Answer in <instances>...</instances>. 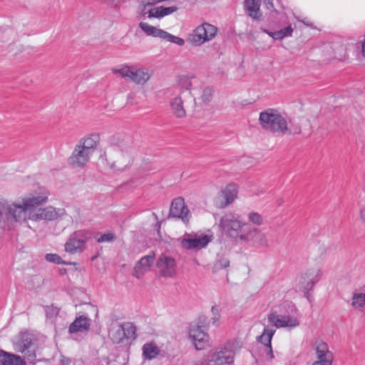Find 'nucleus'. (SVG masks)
<instances>
[{
  "label": "nucleus",
  "mask_w": 365,
  "mask_h": 365,
  "mask_svg": "<svg viewBox=\"0 0 365 365\" xmlns=\"http://www.w3.org/2000/svg\"><path fill=\"white\" fill-rule=\"evenodd\" d=\"M38 199L21 197V201H9L0 199V229L11 230L14 229L16 223L25 222L28 210L37 205Z\"/></svg>",
  "instance_id": "obj_1"
},
{
  "label": "nucleus",
  "mask_w": 365,
  "mask_h": 365,
  "mask_svg": "<svg viewBox=\"0 0 365 365\" xmlns=\"http://www.w3.org/2000/svg\"><path fill=\"white\" fill-rule=\"evenodd\" d=\"M50 193L48 190L44 187H39L38 190L34 192L26 195V197L38 199L37 205H34L31 207L26 216V222L31 220L34 222H38L41 220L45 221H53L56 220L64 215H66V210L63 208H56L52 206H48L44 208L37 207L44 205L48 199Z\"/></svg>",
  "instance_id": "obj_2"
},
{
  "label": "nucleus",
  "mask_w": 365,
  "mask_h": 365,
  "mask_svg": "<svg viewBox=\"0 0 365 365\" xmlns=\"http://www.w3.org/2000/svg\"><path fill=\"white\" fill-rule=\"evenodd\" d=\"M240 348L241 345L237 341H229L211 349L203 359L195 361L194 365L231 364Z\"/></svg>",
  "instance_id": "obj_3"
},
{
  "label": "nucleus",
  "mask_w": 365,
  "mask_h": 365,
  "mask_svg": "<svg viewBox=\"0 0 365 365\" xmlns=\"http://www.w3.org/2000/svg\"><path fill=\"white\" fill-rule=\"evenodd\" d=\"M98 142L99 136L96 134L81 138L68 159V164L73 168H83L96 150Z\"/></svg>",
  "instance_id": "obj_4"
},
{
  "label": "nucleus",
  "mask_w": 365,
  "mask_h": 365,
  "mask_svg": "<svg viewBox=\"0 0 365 365\" xmlns=\"http://www.w3.org/2000/svg\"><path fill=\"white\" fill-rule=\"evenodd\" d=\"M259 121L266 130L283 134L291 133L288 128L287 118L275 109L269 108L261 112Z\"/></svg>",
  "instance_id": "obj_5"
},
{
  "label": "nucleus",
  "mask_w": 365,
  "mask_h": 365,
  "mask_svg": "<svg viewBox=\"0 0 365 365\" xmlns=\"http://www.w3.org/2000/svg\"><path fill=\"white\" fill-rule=\"evenodd\" d=\"M222 230L230 237L241 241L249 225L240 219V216L232 213L225 215L220 221Z\"/></svg>",
  "instance_id": "obj_6"
},
{
  "label": "nucleus",
  "mask_w": 365,
  "mask_h": 365,
  "mask_svg": "<svg viewBox=\"0 0 365 365\" xmlns=\"http://www.w3.org/2000/svg\"><path fill=\"white\" fill-rule=\"evenodd\" d=\"M322 274L323 272L319 268H310L304 272H302L295 279L296 289L304 292V297L309 302L312 301L309 292L319 282Z\"/></svg>",
  "instance_id": "obj_7"
},
{
  "label": "nucleus",
  "mask_w": 365,
  "mask_h": 365,
  "mask_svg": "<svg viewBox=\"0 0 365 365\" xmlns=\"http://www.w3.org/2000/svg\"><path fill=\"white\" fill-rule=\"evenodd\" d=\"M91 238V231L78 230L68 236L64 244V251L69 255L81 254L86 250V244Z\"/></svg>",
  "instance_id": "obj_8"
},
{
  "label": "nucleus",
  "mask_w": 365,
  "mask_h": 365,
  "mask_svg": "<svg viewBox=\"0 0 365 365\" xmlns=\"http://www.w3.org/2000/svg\"><path fill=\"white\" fill-rule=\"evenodd\" d=\"M35 338L29 332H21L15 337L13 344L15 351L24 354L26 360L31 364L36 362Z\"/></svg>",
  "instance_id": "obj_9"
},
{
  "label": "nucleus",
  "mask_w": 365,
  "mask_h": 365,
  "mask_svg": "<svg viewBox=\"0 0 365 365\" xmlns=\"http://www.w3.org/2000/svg\"><path fill=\"white\" fill-rule=\"evenodd\" d=\"M218 29L209 23H203L197 26L187 37V41L194 46H200L214 39Z\"/></svg>",
  "instance_id": "obj_10"
},
{
  "label": "nucleus",
  "mask_w": 365,
  "mask_h": 365,
  "mask_svg": "<svg viewBox=\"0 0 365 365\" xmlns=\"http://www.w3.org/2000/svg\"><path fill=\"white\" fill-rule=\"evenodd\" d=\"M113 72L123 78H128L138 84L145 83L150 78L147 68H138L135 66H123L120 68L113 69Z\"/></svg>",
  "instance_id": "obj_11"
},
{
  "label": "nucleus",
  "mask_w": 365,
  "mask_h": 365,
  "mask_svg": "<svg viewBox=\"0 0 365 365\" xmlns=\"http://www.w3.org/2000/svg\"><path fill=\"white\" fill-rule=\"evenodd\" d=\"M204 323L205 320L200 317L197 324H190L189 336L197 350L204 349L208 344L209 336L204 329Z\"/></svg>",
  "instance_id": "obj_12"
},
{
  "label": "nucleus",
  "mask_w": 365,
  "mask_h": 365,
  "mask_svg": "<svg viewBox=\"0 0 365 365\" xmlns=\"http://www.w3.org/2000/svg\"><path fill=\"white\" fill-rule=\"evenodd\" d=\"M211 241V237L205 235L186 233L180 244L185 250H200L205 247Z\"/></svg>",
  "instance_id": "obj_13"
},
{
  "label": "nucleus",
  "mask_w": 365,
  "mask_h": 365,
  "mask_svg": "<svg viewBox=\"0 0 365 365\" xmlns=\"http://www.w3.org/2000/svg\"><path fill=\"white\" fill-rule=\"evenodd\" d=\"M241 241L257 248L265 247L268 245V241L264 233L259 229H251L250 227L247 229L245 235H242Z\"/></svg>",
  "instance_id": "obj_14"
},
{
  "label": "nucleus",
  "mask_w": 365,
  "mask_h": 365,
  "mask_svg": "<svg viewBox=\"0 0 365 365\" xmlns=\"http://www.w3.org/2000/svg\"><path fill=\"white\" fill-rule=\"evenodd\" d=\"M169 217L180 219L185 224L189 222L190 213L182 197H179L172 201Z\"/></svg>",
  "instance_id": "obj_15"
},
{
  "label": "nucleus",
  "mask_w": 365,
  "mask_h": 365,
  "mask_svg": "<svg viewBox=\"0 0 365 365\" xmlns=\"http://www.w3.org/2000/svg\"><path fill=\"white\" fill-rule=\"evenodd\" d=\"M156 267L162 277L173 278L176 275V261L172 257L162 255L156 262Z\"/></svg>",
  "instance_id": "obj_16"
},
{
  "label": "nucleus",
  "mask_w": 365,
  "mask_h": 365,
  "mask_svg": "<svg viewBox=\"0 0 365 365\" xmlns=\"http://www.w3.org/2000/svg\"><path fill=\"white\" fill-rule=\"evenodd\" d=\"M110 143L114 149L119 150L123 155H130L136 152V148L133 145L131 137L125 135L113 136Z\"/></svg>",
  "instance_id": "obj_17"
},
{
  "label": "nucleus",
  "mask_w": 365,
  "mask_h": 365,
  "mask_svg": "<svg viewBox=\"0 0 365 365\" xmlns=\"http://www.w3.org/2000/svg\"><path fill=\"white\" fill-rule=\"evenodd\" d=\"M267 319L269 324L278 329L284 327L293 328L299 324L297 318L290 315H280L276 313H271L269 314Z\"/></svg>",
  "instance_id": "obj_18"
},
{
  "label": "nucleus",
  "mask_w": 365,
  "mask_h": 365,
  "mask_svg": "<svg viewBox=\"0 0 365 365\" xmlns=\"http://www.w3.org/2000/svg\"><path fill=\"white\" fill-rule=\"evenodd\" d=\"M155 258V255L154 252L141 257L133 268V276L138 279H141L150 270V268L154 263Z\"/></svg>",
  "instance_id": "obj_19"
},
{
  "label": "nucleus",
  "mask_w": 365,
  "mask_h": 365,
  "mask_svg": "<svg viewBox=\"0 0 365 365\" xmlns=\"http://www.w3.org/2000/svg\"><path fill=\"white\" fill-rule=\"evenodd\" d=\"M91 326V319L86 314L77 316L74 321L69 325L70 334L87 332Z\"/></svg>",
  "instance_id": "obj_20"
},
{
  "label": "nucleus",
  "mask_w": 365,
  "mask_h": 365,
  "mask_svg": "<svg viewBox=\"0 0 365 365\" xmlns=\"http://www.w3.org/2000/svg\"><path fill=\"white\" fill-rule=\"evenodd\" d=\"M238 187L235 184H228L221 190L220 197L222 200L220 207L224 208L230 205L237 197Z\"/></svg>",
  "instance_id": "obj_21"
},
{
  "label": "nucleus",
  "mask_w": 365,
  "mask_h": 365,
  "mask_svg": "<svg viewBox=\"0 0 365 365\" xmlns=\"http://www.w3.org/2000/svg\"><path fill=\"white\" fill-rule=\"evenodd\" d=\"M275 333V329L269 327H264L261 335L258 336L257 341L263 344L267 349V354L270 359L274 358L273 350L272 347V339Z\"/></svg>",
  "instance_id": "obj_22"
},
{
  "label": "nucleus",
  "mask_w": 365,
  "mask_h": 365,
  "mask_svg": "<svg viewBox=\"0 0 365 365\" xmlns=\"http://www.w3.org/2000/svg\"><path fill=\"white\" fill-rule=\"evenodd\" d=\"M260 31L263 33L267 34L271 38H272L274 40L277 41V40H282L284 38L292 36L294 29L291 25H289L287 27L282 29L279 31H272L270 30H268V29L262 28V27L260 28Z\"/></svg>",
  "instance_id": "obj_23"
},
{
  "label": "nucleus",
  "mask_w": 365,
  "mask_h": 365,
  "mask_svg": "<svg viewBox=\"0 0 365 365\" xmlns=\"http://www.w3.org/2000/svg\"><path fill=\"white\" fill-rule=\"evenodd\" d=\"M139 28L148 36L154 38H159L162 40L164 39L166 31L159 29L156 26H151L145 22H140Z\"/></svg>",
  "instance_id": "obj_24"
},
{
  "label": "nucleus",
  "mask_w": 365,
  "mask_h": 365,
  "mask_svg": "<svg viewBox=\"0 0 365 365\" xmlns=\"http://www.w3.org/2000/svg\"><path fill=\"white\" fill-rule=\"evenodd\" d=\"M0 365H26V363L20 356L1 350Z\"/></svg>",
  "instance_id": "obj_25"
},
{
  "label": "nucleus",
  "mask_w": 365,
  "mask_h": 365,
  "mask_svg": "<svg viewBox=\"0 0 365 365\" xmlns=\"http://www.w3.org/2000/svg\"><path fill=\"white\" fill-rule=\"evenodd\" d=\"M245 9L247 11L248 15L253 19H259L262 13L259 9V0H245Z\"/></svg>",
  "instance_id": "obj_26"
},
{
  "label": "nucleus",
  "mask_w": 365,
  "mask_h": 365,
  "mask_svg": "<svg viewBox=\"0 0 365 365\" xmlns=\"http://www.w3.org/2000/svg\"><path fill=\"white\" fill-rule=\"evenodd\" d=\"M177 6H157L149 10L148 18H162L177 11Z\"/></svg>",
  "instance_id": "obj_27"
},
{
  "label": "nucleus",
  "mask_w": 365,
  "mask_h": 365,
  "mask_svg": "<svg viewBox=\"0 0 365 365\" xmlns=\"http://www.w3.org/2000/svg\"><path fill=\"white\" fill-rule=\"evenodd\" d=\"M312 348L314 351L316 356L333 354L329 349L328 344L321 339H314L312 343Z\"/></svg>",
  "instance_id": "obj_28"
},
{
  "label": "nucleus",
  "mask_w": 365,
  "mask_h": 365,
  "mask_svg": "<svg viewBox=\"0 0 365 365\" xmlns=\"http://www.w3.org/2000/svg\"><path fill=\"white\" fill-rule=\"evenodd\" d=\"M170 108L173 113L177 118H184L186 115V111L183 106V101L180 96L174 98L170 101Z\"/></svg>",
  "instance_id": "obj_29"
},
{
  "label": "nucleus",
  "mask_w": 365,
  "mask_h": 365,
  "mask_svg": "<svg viewBox=\"0 0 365 365\" xmlns=\"http://www.w3.org/2000/svg\"><path fill=\"white\" fill-rule=\"evenodd\" d=\"M160 350L156 344L153 343H146L143 346V355L145 359L151 360L158 356Z\"/></svg>",
  "instance_id": "obj_30"
},
{
  "label": "nucleus",
  "mask_w": 365,
  "mask_h": 365,
  "mask_svg": "<svg viewBox=\"0 0 365 365\" xmlns=\"http://www.w3.org/2000/svg\"><path fill=\"white\" fill-rule=\"evenodd\" d=\"M44 312L46 314V319L51 323H54L57 317L59 314L60 309L53 305L44 306Z\"/></svg>",
  "instance_id": "obj_31"
},
{
  "label": "nucleus",
  "mask_w": 365,
  "mask_h": 365,
  "mask_svg": "<svg viewBox=\"0 0 365 365\" xmlns=\"http://www.w3.org/2000/svg\"><path fill=\"white\" fill-rule=\"evenodd\" d=\"M120 325L125 339H135L136 338V327L133 324L128 322Z\"/></svg>",
  "instance_id": "obj_32"
},
{
  "label": "nucleus",
  "mask_w": 365,
  "mask_h": 365,
  "mask_svg": "<svg viewBox=\"0 0 365 365\" xmlns=\"http://www.w3.org/2000/svg\"><path fill=\"white\" fill-rule=\"evenodd\" d=\"M365 305V294L354 292L351 299V306L354 309H362Z\"/></svg>",
  "instance_id": "obj_33"
},
{
  "label": "nucleus",
  "mask_w": 365,
  "mask_h": 365,
  "mask_svg": "<svg viewBox=\"0 0 365 365\" xmlns=\"http://www.w3.org/2000/svg\"><path fill=\"white\" fill-rule=\"evenodd\" d=\"M45 259L46 261L56 264H66V265H72L75 264L74 262H66L62 259V258L58 255L55 253H48L45 255Z\"/></svg>",
  "instance_id": "obj_34"
},
{
  "label": "nucleus",
  "mask_w": 365,
  "mask_h": 365,
  "mask_svg": "<svg viewBox=\"0 0 365 365\" xmlns=\"http://www.w3.org/2000/svg\"><path fill=\"white\" fill-rule=\"evenodd\" d=\"M111 339L115 343H120L125 338L121 325H118L116 328L113 329L110 332Z\"/></svg>",
  "instance_id": "obj_35"
},
{
  "label": "nucleus",
  "mask_w": 365,
  "mask_h": 365,
  "mask_svg": "<svg viewBox=\"0 0 365 365\" xmlns=\"http://www.w3.org/2000/svg\"><path fill=\"white\" fill-rule=\"evenodd\" d=\"M334 361V354L316 356V360L312 365H332Z\"/></svg>",
  "instance_id": "obj_36"
},
{
  "label": "nucleus",
  "mask_w": 365,
  "mask_h": 365,
  "mask_svg": "<svg viewBox=\"0 0 365 365\" xmlns=\"http://www.w3.org/2000/svg\"><path fill=\"white\" fill-rule=\"evenodd\" d=\"M195 79L194 77H189L186 76H182L178 78V84L182 89L190 90L192 88V80Z\"/></svg>",
  "instance_id": "obj_37"
},
{
  "label": "nucleus",
  "mask_w": 365,
  "mask_h": 365,
  "mask_svg": "<svg viewBox=\"0 0 365 365\" xmlns=\"http://www.w3.org/2000/svg\"><path fill=\"white\" fill-rule=\"evenodd\" d=\"M249 221L256 225H262L264 223L263 217L256 212H251L248 214Z\"/></svg>",
  "instance_id": "obj_38"
},
{
  "label": "nucleus",
  "mask_w": 365,
  "mask_h": 365,
  "mask_svg": "<svg viewBox=\"0 0 365 365\" xmlns=\"http://www.w3.org/2000/svg\"><path fill=\"white\" fill-rule=\"evenodd\" d=\"M163 40H166L180 46H182L185 44V40L183 38L174 36L167 31Z\"/></svg>",
  "instance_id": "obj_39"
},
{
  "label": "nucleus",
  "mask_w": 365,
  "mask_h": 365,
  "mask_svg": "<svg viewBox=\"0 0 365 365\" xmlns=\"http://www.w3.org/2000/svg\"><path fill=\"white\" fill-rule=\"evenodd\" d=\"M116 240V236L114 232L109 231L101 235L99 237L96 239V241L98 243L103 242H111Z\"/></svg>",
  "instance_id": "obj_40"
},
{
  "label": "nucleus",
  "mask_w": 365,
  "mask_h": 365,
  "mask_svg": "<svg viewBox=\"0 0 365 365\" xmlns=\"http://www.w3.org/2000/svg\"><path fill=\"white\" fill-rule=\"evenodd\" d=\"M230 266V261L227 258L222 256H217L216 262L214 265L215 270L227 268Z\"/></svg>",
  "instance_id": "obj_41"
},
{
  "label": "nucleus",
  "mask_w": 365,
  "mask_h": 365,
  "mask_svg": "<svg viewBox=\"0 0 365 365\" xmlns=\"http://www.w3.org/2000/svg\"><path fill=\"white\" fill-rule=\"evenodd\" d=\"M212 97V90L209 88H206L204 89L202 98L204 102H209L211 100Z\"/></svg>",
  "instance_id": "obj_42"
},
{
  "label": "nucleus",
  "mask_w": 365,
  "mask_h": 365,
  "mask_svg": "<svg viewBox=\"0 0 365 365\" xmlns=\"http://www.w3.org/2000/svg\"><path fill=\"white\" fill-rule=\"evenodd\" d=\"M265 7L267 10L270 11H274L275 13H278L274 6V0H262Z\"/></svg>",
  "instance_id": "obj_43"
},
{
  "label": "nucleus",
  "mask_w": 365,
  "mask_h": 365,
  "mask_svg": "<svg viewBox=\"0 0 365 365\" xmlns=\"http://www.w3.org/2000/svg\"><path fill=\"white\" fill-rule=\"evenodd\" d=\"M11 32V31L10 29L4 30L3 29L0 28V40L2 41H6L7 36Z\"/></svg>",
  "instance_id": "obj_44"
},
{
  "label": "nucleus",
  "mask_w": 365,
  "mask_h": 365,
  "mask_svg": "<svg viewBox=\"0 0 365 365\" xmlns=\"http://www.w3.org/2000/svg\"><path fill=\"white\" fill-rule=\"evenodd\" d=\"M298 20L299 21L302 22L306 26L313 28V24L311 22H309V21H307V18H304V19H302V20L298 19Z\"/></svg>",
  "instance_id": "obj_45"
},
{
  "label": "nucleus",
  "mask_w": 365,
  "mask_h": 365,
  "mask_svg": "<svg viewBox=\"0 0 365 365\" xmlns=\"http://www.w3.org/2000/svg\"><path fill=\"white\" fill-rule=\"evenodd\" d=\"M360 217L362 222L365 224V207L360 210Z\"/></svg>",
  "instance_id": "obj_46"
},
{
  "label": "nucleus",
  "mask_w": 365,
  "mask_h": 365,
  "mask_svg": "<svg viewBox=\"0 0 365 365\" xmlns=\"http://www.w3.org/2000/svg\"><path fill=\"white\" fill-rule=\"evenodd\" d=\"M212 313L213 315H217L219 313V309L217 306H212L211 309Z\"/></svg>",
  "instance_id": "obj_47"
},
{
  "label": "nucleus",
  "mask_w": 365,
  "mask_h": 365,
  "mask_svg": "<svg viewBox=\"0 0 365 365\" xmlns=\"http://www.w3.org/2000/svg\"><path fill=\"white\" fill-rule=\"evenodd\" d=\"M70 361H71L70 359L68 358H66V357H63L61 360V363L62 365H69Z\"/></svg>",
  "instance_id": "obj_48"
},
{
  "label": "nucleus",
  "mask_w": 365,
  "mask_h": 365,
  "mask_svg": "<svg viewBox=\"0 0 365 365\" xmlns=\"http://www.w3.org/2000/svg\"><path fill=\"white\" fill-rule=\"evenodd\" d=\"M219 319H220V314H218V316L213 315V318H212L213 322H212L214 324H217L219 322Z\"/></svg>",
  "instance_id": "obj_49"
},
{
  "label": "nucleus",
  "mask_w": 365,
  "mask_h": 365,
  "mask_svg": "<svg viewBox=\"0 0 365 365\" xmlns=\"http://www.w3.org/2000/svg\"><path fill=\"white\" fill-rule=\"evenodd\" d=\"M361 51H362L363 56L365 57V39L363 41L362 45H361Z\"/></svg>",
  "instance_id": "obj_50"
},
{
  "label": "nucleus",
  "mask_w": 365,
  "mask_h": 365,
  "mask_svg": "<svg viewBox=\"0 0 365 365\" xmlns=\"http://www.w3.org/2000/svg\"><path fill=\"white\" fill-rule=\"evenodd\" d=\"M74 365H94V364H84L83 362L81 361H75Z\"/></svg>",
  "instance_id": "obj_51"
},
{
  "label": "nucleus",
  "mask_w": 365,
  "mask_h": 365,
  "mask_svg": "<svg viewBox=\"0 0 365 365\" xmlns=\"http://www.w3.org/2000/svg\"><path fill=\"white\" fill-rule=\"evenodd\" d=\"M96 258V256H95V257H92V259H93V260H94Z\"/></svg>",
  "instance_id": "obj_52"
}]
</instances>
